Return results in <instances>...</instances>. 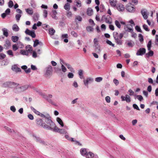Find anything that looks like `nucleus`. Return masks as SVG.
Here are the masks:
<instances>
[{"label": "nucleus", "mask_w": 158, "mask_h": 158, "mask_svg": "<svg viewBox=\"0 0 158 158\" xmlns=\"http://www.w3.org/2000/svg\"><path fill=\"white\" fill-rule=\"evenodd\" d=\"M35 139L37 142H39L43 144H45V143L44 141L43 140L40 138L36 136H35Z\"/></svg>", "instance_id": "22"}, {"label": "nucleus", "mask_w": 158, "mask_h": 158, "mask_svg": "<svg viewBox=\"0 0 158 158\" xmlns=\"http://www.w3.org/2000/svg\"><path fill=\"white\" fill-rule=\"evenodd\" d=\"M86 29L88 32H91L93 31L94 29L91 26H88L86 27Z\"/></svg>", "instance_id": "40"}, {"label": "nucleus", "mask_w": 158, "mask_h": 158, "mask_svg": "<svg viewBox=\"0 0 158 158\" xmlns=\"http://www.w3.org/2000/svg\"><path fill=\"white\" fill-rule=\"evenodd\" d=\"M80 152L82 156H85L88 152L87 151L86 148H82L80 149Z\"/></svg>", "instance_id": "15"}, {"label": "nucleus", "mask_w": 158, "mask_h": 158, "mask_svg": "<svg viewBox=\"0 0 158 158\" xmlns=\"http://www.w3.org/2000/svg\"><path fill=\"white\" fill-rule=\"evenodd\" d=\"M6 56L5 54L3 53H0V60L4 59Z\"/></svg>", "instance_id": "56"}, {"label": "nucleus", "mask_w": 158, "mask_h": 158, "mask_svg": "<svg viewBox=\"0 0 158 158\" xmlns=\"http://www.w3.org/2000/svg\"><path fill=\"white\" fill-rule=\"evenodd\" d=\"M116 0H110V3L111 6L115 7L117 4Z\"/></svg>", "instance_id": "20"}, {"label": "nucleus", "mask_w": 158, "mask_h": 158, "mask_svg": "<svg viewBox=\"0 0 158 158\" xmlns=\"http://www.w3.org/2000/svg\"><path fill=\"white\" fill-rule=\"evenodd\" d=\"M74 77V74L71 73H69L68 74V77L69 78H72Z\"/></svg>", "instance_id": "58"}, {"label": "nucleus", "mask_w": 158, "mask_h": 158, "mask_svg": "<svg viewBox=\"0 0 158 158\" xmlns=\"http://www.w3.org/2000/svg\"><path fill=\"white\" fill-rule=\"evenodd\" d=\"M94 81V79L91 77H88L85 79L83 80L84 84L85 86H88V85L89 83L93 82Z\"/></svg>", "instance_id": "7"}, {"label": "nucleus", "mask_w": 158, "mask_h": 158, "mask_svg": "<svg viewBox=\"0 0 158 158\" xmlns=\"http://www.w3.org/2000/svg\"><path fill=\"white\" fill-rule=\"evenodd\" d=\"M105 100L107 103H110V98L109 96H106L105 98Z\"/></svg>", "instance_id": "64"}, {"label": "nucleus", "mask_w": 158, "mask_h": 158, "mask_svg": "<svg viewBox=\"0 0 158 158\" xmlns=\"http://www.w3.org/2000/svg\"><path fill=\"white\" fill-rule=\"evenodd\" d=\"M71 33V35L74 37H76L78 36L77 34L74 31H72Z\"/></svg>", "instance_id": "57"}, {"label": "nucleus", "mask_w": 158, "mask_h": 158, "mask_svg": "<svg viewBox=\"0 0 158 158\" xmlns=\"http://www.w3.org/2000/svg\"><path fill=\"white\" fill-rule=\"evenodd\" d=\"M117 9L120 11H123L124 10L125 8L122 4L119 3L117 5Z\"/></svg>", "instance_id": "14"}, {"label": "nucleus", "mask_w": 158, "mask_h": 158, "mask_svg": "<svg viewBox=\"0 0 158 158\" xmlns=\"http://www.w3.org/2000/svg\"><path fill=\"white\" fill-rule=\"evenodd\" d=\"M25 33L26 34L31 36L33 38H35L36 36L35 34L34 31H30L28 29H27L25 31Z\"/></svg>", "instance_id": "8"}, {"label": "nucleus", "mask_w": 158, "mask_h": 158, "mask_svg": "<svg viewBox=\"0 0 158 158\" xmlns=\"http://www.w3.org/2000/svg\"><path fill=\"white\" fill-rule=\"evenodd\" d=\"M57 14V12L56 10H53L52 11V14L51 15V16L52 17V18L55 19H58V17L56 16Z\"/></svg>", "instance_id": "18"}, {"label": "nucleus", "mask_w": 158, "mask_h": 158, "mask_svg": "<svg viewBox=\"0 0 158 158\" xmlns=\"http://www.w3.org/2000/svg\"><path fill=\"white\" fill-rule=\"evenodd\" d=\"M34 42L33 47H36L38 44H40L41 45L42 44V43L40 42H39V40L37 39L35 40Z\"/></svg>", "instance_id": "26"}, {"label": "nucleus", "mask_w": 158, "mask_h": 158, "mask_svg": "<svg viewBox=\"0 0 158 158\" xmlns=\"http://www.w3.org/2000/svg\"><path fill=\"white\" fill-rule=\"evenodd\" d=\"M141 13L143 19H147L148 17V14L147 13V10L144 9H143L141 10Z\"/></svg>", "instance_id": "13"}, {"label": "nucleus", "mask_w": 158, "mask_h": 158, "mask_svg": "<svg viewBox=\"0 0 158 158\" xmlns=\"http://www.w3.org/2000/svg\"><path fill=\"white\" fill-rule=\"evenodd\" d=\"M113 37L115 40V42L117 44L121 45L123 44V40L122 38L123 36V34L121 33L118 35V33L117 32H114L113 33Z\"/></svg>", "instance_id": "1"}, {"label": "nucleus", "mask_w": 158, "mask_h": 158, "mask_svg": "<svg viewBox=\"0 0 158 158\" xmlns=\"http://www.w3.org/2000/svg\"><path fill=\"white\" fill-rule=\"evenodd\" d=\"M106 43L107 44H109L110 45L112 46L113 47H114V44H113L109 40H106Z\"/></svg>", "instance_id": "53"}, {"label": "nucleus", "mask_w": 158, "mask_h": 158, "mask_svg": "<svg viewBox=\"0 0 158 158\" xmlns=\"http://www.w3.org/2000/svg\"><path fill=\"white\" fill-rule=\"evenodd\" d=\"M70 7V5L68 3H66L64 6V9L66 10H69Z\"/></svg>", "instance_id": "35"}, {"label": "nucleus", "mask_w": 158, "mask_h": 158, "mask_svg": "<svg viewBox=\"0 0 158 158\" xmlns=\"http://www.w3.org/2000/svg\"><path fill=\"white\" fill-rule=\"evenodd\" d=\"M18 85L17 83L12 82L11 84V86L10 88H15L18 86Z\"/></svg>", "instance_id": "48"}, {"label": "nucleus", "mask_w": 158, "mask_h": 158, "mask_svg": "<svg viewBox=\"0 0 158 158\" xmlns=\"http://www.w3.org/2000/svg\"><path fill=\"white\" fill-rule=\"evenodd\" d=\"M52 68L51 65H49L46 68L45 75L48 76L50 75L52 73Z\"/></svg>", "instance_id": "11"}, {"label": "nucleus", "mask_w": 158, "mask_h": 158, "mask_svg": "<svg viewBox=\"0 0 158 158\" xmlns=\"http://www.w3.org/2000/svg\"><path fill=\"white\" fill-rule=\"evenodd\" d=\"M39 17V15L37 13H35L34 14L33 17V19L35 21H38Z\"/></svg>", "instance_id": "25"}, {"label": "nucleus", "mask_w": 158, "mask_h": 158, "mask_svg": "<svg viewBox=\"0 0 158 158\" xmlns=\"http://www.w3.org/2000/svg\"><path fill=\"white\" fill-rule=\"evenodd\" d=\"M149 52L146 54V56L147 57H149L150 56H153L154 54V52L150 50H148Z\"/></svg>", "instance_id": "23"}, {"label": "nucleus", "mask_w": 158, "mask_h": 158, "mask_svg": "<svg viewBox=\"0 0 158 158\" xmlns=\"http://www.w3.org/2000/svg\"><path fill=\"white\" fill-rule=\"evenodd\" d=\"M55 32V31L53 28H50L48 30V33L51 35H54Z\"/></svg>", "instance_id": "29"}, {"label": "nucleus", "mask_w": 158, "mask_h": 158, "mask_svg": "<svg viewBox=\"0 0 158 158\" xmlns=\"http://www.w3.org/2000/svg\"><path fill=\"white\" fill-rule=\"evenodd\" d=\"M128 92L130 93L129 95L130 96L134 95L135 96V95H134V92L131 89H129L128 90Z\"/></svg>", "instance_id": "60"}, {"label": "nucleus", "mask_w": 158, "mask_h": 158, "mask_svg": "<svg viewBox=\"0 0 158 158\" xmlns=\"http://www.w3.org/2000/svg\"><path fill=\"white\" fill-rule=\"evenodd\" d=\"M115 24L116 26L118 28H120L121 27L120 23L117 20L115 21Z\"/></svg>", "instance_id": "44"}, {"label": "nucleus", "mask_w": 158, "mask_h": 158, "mask_svg": "<svg viewBox=\"0 0 158 158\" xmlns=\"http://www.w3.org/2000/svg\"><path fill=\"white\" fill-rule=\"evenodd\" d=\"M59 133L61 134H65L67 133V131L64 129H60Z\"/></svg>", "instance_id": "47"}, {"label": "nucleus", "mask_w": 158, "mask_h": 158, "mask_svg": "<svg viewBox=\"0 0 158 158\" xmlns=\"http://www.w3.org/2000/svg\"><path fill=\"white\" fill-rule=\"evenodd\" d=\"M85 157L86 158H93L94 157V154L92 152H88Z\"/></svg>", "instance_id": "16"}, {"label": "nucleus", "mask_w": 158, "mask_h": 158, "mask_svg": "<svg viewBox=\"0 0 158 158\" xmlns=\"http://www.w3.org/2000/svg\"><path fill=\"white\" fill-rule=\"evenodd\" d=\"M152 46V41L151 40H149L147 45L148 49V50H150Z\"/></svg>", "instance_id": "39"}, {"label": "nucleus", "mask_w": 158, "mask_h": 158, "mask_svg": "<svg viewBox=\"0 0 158 158\" xmlns=\"http://www.w3.org/2000/svg\"><path fill=\"white\" fill-rule=\"evenodd\" d=\"M146 52V49L144 48H141L138 50L136 53L137 56H142L145 54Z\"/></svg>", "instance_id": "9"}, {"label": "nucleus", "mask_w": 158, "mask_h": 158, "mask_svg": "<svg viewBox=\"0 0 158 158\" xmlns=\"http://www.w3.org/2000/svg\"><path fill=\"white\" fill-rule=\"evenodd\" d=\"M121 98L122 101H125L129 103L131 101V98L127 94L125 96H122L121 97Z\"/></svg>", "instance_id": "10"}, {"label": "nucleus", "mask_w": 158, "mask_h": 158, "mask_svg": "<svg viewBox=\"0 0 158 158\" xmlns=\"http://www.w3.org/2000/svg\"><path fill=\"white\" fill-rule=\"evenodd\" d=\"M12 82L11 81H7L5 82L3 84V86L4 87H9L10 88L11 86V84Z\"/></svg>", "instance_id": "19"}, {"label": "nucleus", "mask_w": 158, "mask_h": 158, "mask_svg": "<svg viewBox=\"0 0 158 158\" xmlns=\"http://www.w3.org/2000/svg\"><path fill=\"white\" fill-rule=\"evenodd\" d=\"M135 29L138 32L142 33V31L141 30L140 27L139 26H136L135 27Z\"/></svg>", "instance_id": "55"}, {"label": "nucleus", "mask_w": 158, "mask_h": 158, "mask_svg": "<svg viewBox=\"0 0 158 158\" xmlns=\"http://www.w3.org/2000/svg\"><path fill=\"white\" fill-rule=\"evenodd\" d=\"M48 15V11L46 10H44L43 11V16L44 18L47 17Z\"/></svg>", "instance_id": "59"}, {"label": "nucleus", "mask_w": 158, "mask_h": 158, "mask_svg": "<svg viewBox=\"0 0 158 158\" xmlns=\"http://www.w3.org/2000/svg\"><path fill=\"white\" fill-rule=\"evenodd\" d=\"M4 128L7 130L10 133H13L14 132V131L12 129H11L8 127L6 126H4Z\"/></svg>", "instance_id": "36"}, {"label": "nucleus", "mask_w": 158, "mask_h": 158, "mask_svg": "<svg viewBox=\"0 0 158 158\" xmlns=\"http://www.w3.org/2000/svg\"><path fill=\"white\" fill-rule=\"evenodd\" d=\"M13 30L15 31H18L19 30V28L16 24H14L12 27Z\"/></svg>", "instance_id": "28"}, {"label": "nucleus", "mask_w": 158, "mask_h": 158, "mask_svg": "<svg viewBox=\"0 0 158 158\" xmlns=\"http://www.w3.org/2000/svg\"><path fill=\"white\" fill-rule=\"evenodd\" d=\"M93 13V10L90 8H89L87 9V14L89 16L92 15Z\"/></svg>", "instance_id": "21"}, {"label": "nucleus", "mask_w": 158, "mask_h": 158, "mask_svg": "<svg viewBox=\"0 0 158 158\" xmlns=\"http://www.w3.org/2000/svg\"><path fill=\"white\" fill-rule=\"evenodd\" d=\"M2 31L3 32V35L6 37H7L8 35V33L7 29L4 28L2 29Z\"/></svg>", "instance_id": "31"}, {"label": "nucleus", "mask_w": 158, "mask_h": 158, "mask_svg": "<svg viewBox=\"0 0 158 158\" xmlns=\"http://www.w3.org/2000/svg\"><path fill=\"white\" fill-rule=\"evenodd\" d=\"M94 47L95 48V49L97 52L98 53H100L101 50L100 49V47L99 45L95 46Z\"/></svg>", "instance_id": "38"}, {"label": "nucleus", "mask_w": 158, "mask_h": 158, "mask_svg": "<svg viewBox=\"0 0 158 158\" xmlns=\"http://www.w3.org/2000/svg\"><path fill=\"white\" fill-rule=\"evenodd\" d=\"M56 120L58 123L60 124L61 127L64 126V124L62 120L59 117H57Z\"/></svg>", "instance_id": "33"}, {"label": "nucleus", "mask_w": 158, "mask_h": 158, "mask_svg": "<svg viewBox=\"0 0 158 158\" xmlns=\"http://www.w3.org/2000/svg\"><path fill=\"white\" fill-rule=\"evenodd\" d=\"M10 110L13 112H15L16 109L15 106H10Z\"/></svg>", "instance_id": "61"}, {"label": "nucleus", "mask_w": 158, "mask_h": 158, "mask_svg": "<svg viewBox=\"0 0 158 158\" xmlns=\"http://www.w3.org/2000/svg\"><path fill=\"white\" fill-rule=\"evenodd\" d=\"M36 123L37 125L40 126L44 128L49 129L50 128L45 123H43V120L40 118H37L36 120Z\"/></svg>", "instance_id": "3"}, {"label": "nucleus", "mask_w": 158, "mask_h": 158, "mask_svg": "<svg viewBox=\"0 0 158 158\" xmlns=\"http://www.w3.org/2000/svg\"><path fill=\"white\" fill-rule=\"evenodd\" d=\"M21 16V15L20 14H17L15 15V18L17 22H18L20 19V17Z\"/></svg>", "instance_id": "51"}, {"label": "nucleus", "mask_w": 158, "mask_h": 158, "mask_svg": "<svg viewBox=\"0 0 158 158\" xmlns=\"http://www.w3.org/2000/svg\"><path fill=\"white\" fill-rule=\"evenodd\" d=\"M138 37L139 38V41L141 42H143V39L142 35L141 34H139Z\"/></svg>", "instance_id": "46"}, {"label": "nucleus", "mask_w": 158, "mask_h": 158, "mask_svg": "<svg viewBox=\"0 0 158 158\" xmlns=\"http://www.w3.org/2000/svg\"><path fill=\"white\" fill-rule=\"evenodd\" d=\"M155 44L158 46V35H156Z\"/></svg>", "instance_id": "63"}, {"label": "nucleus", "mask_w": 158, "mask_h": 158, "mask_svg": "<svg viewBox=\"0 0 158 158\" xmlns=\"http://www.w3.org/2000/svg\"><path fill=\"white\" fill-rule=\"evenodd\" d=\"M105 19V22L106 23L109 24H111L112 23V19L109 15H107L106 17L105 15H103L102 18V20Z\"/></svg>", "instance_id": "6"}, {"label": "nucleus", "mask_w": 158, "mask_h": 158, "mask_svg": "<svg viewBox=\"0 0 158 158\" xmlns=\"http://www.w3.org/2000/svg\"><path fill=\"white\" fill-rule=\"evenodd\" d=\"M45 121L47 124V126L50 127V128H47L48 130H52V127L55 125V123H53L51 119V117L49 115L47 116V117H45Z\"/></svg>", "instance_id": "2"}, {"label": "nucleus", "mask_w": 158, "mask_h": 158, "mask_svg": "<svg viewBox=\"0 0 158 158\" xmlns=\"http://www.w3.org/2000/svg\"><path fill=\"white\" fill-rule=\"evenodd\" d=\"M78 75L80 79H82L84 78L83 75V72L82 70L80 69L78 71Z\"/></svg>", "instance_id": "27"}, {"label": "nucleus", "mask_w": 158, "mask_h": 158, "mask_svg": "<svg viewBox=\"0 0 158 158\" xmlns=\"http://www.w3.org/2000/svg\"><path fill=\"white\" fill-rule=\"evenodd\" d=\"M82 20V18L79 16H76L75 19V22L77 23V20L79 21H81Z\"/></svg>", "instance_id": "41"}, {"label": "nucleus", "mask_w": 158, "mask_h": 158, "mask_svg": "<svg viewBox=\"0 0 158 158\" xmlns=\"http://www.w3.org/2000/svg\"><path fill=\"white\" fill-rule=\"evenodd\" d=\"M26 50L29 52H31L32 50V47L29 45H27L26 46Z\"/></svg>", "instance_id": "32"}, {"label": "nucleus", "mask_w": 158, "mask_h": 158, "mask_svg": "<svg viewBox=\"0 0 158 158\" xmlns=\"http://www.w3.org/2000/svg\"><path fill=\"white\" fill-rule=\"evenodd\" d=\"M11 39L13 42L16 43L18 40L19 38L18 36H11Z\"/></svg>", "instance_id": "24"}, {"label": "nucleus", "mask_w": 158, "mask_h": 158, "mask_svg": "<svg viewBox=\"0 0 158 158\" xmlns=\"http://www.w3.org/2000/svg\"><path fill=\"white\" fill-rule=\"evenodd\" d=\"M61 70L62 71L65 73L67 71V69L66 67L63 65V64H62L61 66Z\"/></svg>", "instance_id": "54"}, {"label": "nucleus", "mask_w": 158, "mask_h": 158, "mask_svg": "<svg viewBox=\"0 0 158 158\" xmlns=\"http://www.w3.org/2000/svg\"><path fill=\"white\" fill-rule=\"evenodd\" d=\"M12 49L13 50L15 51L19 49V47L17 46V44H15L12 45Z\"/></svg>", "instance_id": "42"}, {"label": "nucleus", "mask_w": 158, "mask_h": 158, "mask_svg": "<svg viewBox=\"0 0 158 158\" xmlns=\"http://www.w3.org/2000/svg\"><path fill=\"white\" fill-rule=\"evenodd\" d=\"M126 9L128 12L133 13L135 11V7L131 3H129L126 6Z\"/></svg>", "instance_id": "4"}, {"label": "nucleus", "mask_w": 158, "mask_h": 158, "mask_svg": "<svg viewBox=\"0 0 158 158\" xmlns=\"http://www.w3.org/2000/svg\"><path fill=\"white\" fill-rule=\"evenodd\" d=\"M8 6L9 8H11L14 6V3L13 1L10 0L8 3Z\"/></svg>", "instance_id": "45"}, {"label": "nucleus", "mask_w": 158, "mask_h": 158, "mask_svg": "<svg viewBox=\"0 0 158 158\" xmlns=\"http://www.w3.org/2000/svg\"><path fill=\"white\" fill-rule=\"evenodd\" d=\"M31 110H32L36 114L38 115L40 114V112L37 110H36V109L33 107L31 106Z\"/></svg>", "instance_id": "43"}, {"label": "nucleus", "mask_w": 158, "mask_h": 158, "mask_svg": "<svg viewBox=\"0 0 158 158\" xmlns=\"http://www.w3.org/2000/svg\"><path fill=\"white\" fill-rule=\"evenodd\" d=\"M102 80V77H96L95 79V81L97 82H100Z\"/></svg>", "instance_id": "52"}, {"label": "nucleus", "mask_w": 158, "mask_h": 158, "mask_svg": "<svg viewBox=\"0 0 158 158\" xmlns=\"http://www.w3.org/2000/svg\"><path fill=\"white\" fill-rule=\"evenodd\" d=\"M52 128L53 129L52 130L53 131L58 132H59L60 129L56 127L55 124V125L52 127Z\"/></svg>", "instance_id": "34"}, {"label": "nucleus", "mask_w": 158, "mask_h": 158, "mask_svg": "<svg viewBox=\"0 0 158 158\" xmlns=\"http://www.w3.org/2000/svg\"><path fill=\"white\" fill-rule=\"evenodd\" d=\"M25 10L27 13L30 15H32L33 13V10L31 8L25 9Z\"/></svg>", "instance_id": "17"}, {"label": "nucleus", "mask_w": 158, "mask_h": 158, "mask_svg": "<svg viewBox=\"0 0 158 158\" xmlns=\"http://www.w3.org/2000/svg\"><path fill=\"white\" fill-rule=\"evenodd\" d=\"M133 107L134 109H136L138 110H140L138 106L135 104H134L133 105Z\"/></svg>", "instance_id": "62"}, {"label": "nucleus", "mask_w": 158, "mask_h": 158, "mask_svg": "<svg viewBox=\"0 0 158 158\" xmlns=\"http://www.w3.org/2000/svg\"><path fill=\"white\" fill-rule=\"evenodd\" d=\"M29 87L28 85H25L21 87H18L17 89L19 92H23L27 89Z\"/></svg>", "instance_id": "12"}, {"label": "nucleus", "mask_w": 158, "mask_h": 158, "mask_svg": "<svg viewBox=\"0 0 158 158\" xmlns=\"http://www.w3.org/2000/svg\"><path fill=\"white\" fill-rule=\"evenodd\" d=\"M135 99L136 98V97L140 101H141L143 100V97L141 95H135Z\"/></svg>", "instance_id": "37"}, {"label": "nucleus", "mask_w": 158, "mask_h": 158, "mask_svg": "<svg viewBox=\"0 0 158 158\" xmlns=\"http://www.w3.org/2000/svg\"><path fill=\"white\" fill-rule=\"evenodd\" d=\"M143 28L146 31H149L150 30L148 28V26L147 25L144 24L143 25Z\"/></svg>", "instance_id": "50"}, {"label": "nucleus", "mask_w": 158, "mask_h": 158, "mask_svg": "<svg viewBox=\"0 0 158 158\" xmlns=\"http://www.w3.org/2000/svg\"><path fill=\"white\" fill-rule=\"evenodd\" d=\"M21 54L23 55H25L28 56V55L29 52L26 50H21L20 52Z\"/></svg>", "instance_id": "30"}, {"label": "nucleus", "mask_w": 158, "mask_h": 158, "mask_svg": "<svg viewBox=\"0 0 158 158\" xmlns=\"http://www.w3.org/2000/svg\"><path fill=\"white\" fill-rule=\"evenodd\" d=\"M5 43H6V44H5V46H7L8 47L10 46L11 45L10 42V41L8 40H7L6 41Z\"/></svg>", "instance_id": "49"}, {"label": "nucleus", "mask_w": 158, "mask_h": 158, "mask_svg": "<svg viewBox=\"0 0 158 158\" xmlns=\"http://www.w3.org/2000/svg\"><path fill=\"white\" fill-rule=\"evenodd\" d=\"M124 29L125 31L130 32L131 33H132L133 31V26L130 24L125 25Z\"/></svg>", "instance_id": "5"}]
</instances>
